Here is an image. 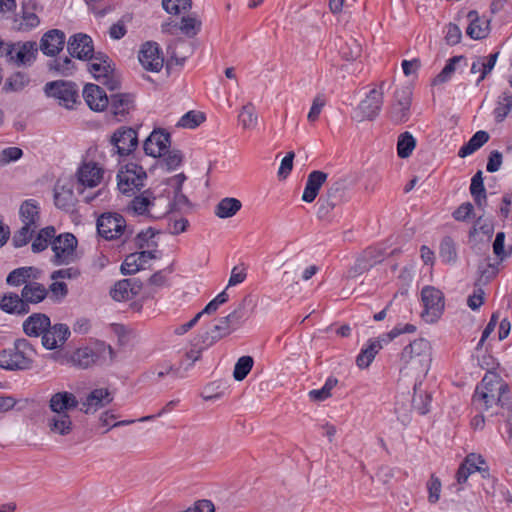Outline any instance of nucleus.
Returning a JSON list of instances; mask_svg holds the SVG:
<instances>
[{"label": "nucleus", "instance_id": "obj_55", "mask_svg": "<svg viewBox=\"0 0 512 512\" xmlns=\"http://www.w3.org/2000/svg\"><path fill=\"white\" fill-rule=\"evenodd\" d=\"M362 48L360 44L353 38H350L343 46L340 47L341 56L347 61L356 60L360 57Z\"/></svg>", "mask_w": 512, "mask_h": 512}, {"label": "nucleus", "instance_id": "obj_6", "mask_svg": "<svg viewBox=\"0 0 512 512\" xmlns=\"http://www.w3.org/2000/svg\"><path fill=\"white\" fill-rule=\"evenodd\" d=\"M77 238L72 233H62L51 242L54 252L52 262L55 265H67L74 261Z\"/></svg>", "mask_w": 512, "mask_h": 512}, {"label": "nucleus", "instance_id": "obj_1", "mask_svg": "<svg viewBox=\"0 0 512 512\" xmlns=\"http://www.w3.org/2000/svg\"><path fill=\"white\" fill-rule=\"evenodd\" d=\"M34 346L26 338H18L13 346L0 351V368L7 371H26L33 367Z\"/></svg>", "mask_w": 512, "mask_h": 512}, {"label": "nucleus", "instance_id": "obj_20", "mask_svg": "<svg viewBox=\"0 0 512 512\" xmlns=\"http://www.w3.org/2000/svg\"><path fill=\"white\" fill-rule=\"evenodd\" d=\"M156 197L151 189H147L136 195L127 207L128 211H132L135 215L147 216L148 218L155 220L160 217L154 216L150 213V208L154 206Z\"/></svg>", "mask_w": 512, "mask_h": 512}, {"label": "nucleus", "instance_id": "obj_49", "mask_svg": "<svg viewBox=\"0 0 512 512\" xmlns=\"http://www.w3.org/2000/svg\"><path fill=\"white\" fill-rule=\"evenodd\" d=\"M202 23L194 16H183L179 25L180 31L189 38L196 36L201 30Z\"/></svg>", "mask_w": 512, "mask_h": 512}, {"label": "nucleus", "instance_id": "obj_61", "mask_svg": "<svg viewBox=\"0 0 512 512\" xmlns=\"http://www.w3.org/2000/svg\"><path fill=\"white\" fill-rule=\"evenodd\" d=\"M23 156L22 149L18 147H7L0 153V164L6 165L10 162L17 161Z\"/></svg>", "mask_w": 512, "mask_h": 512}, {"label": "nucleus", "instance_id": "obj_37", "mask_svg": "<svg viewBox=\"0 0 512 512\" xmlns=\"http://www.w3.org/2000/svg\"><path fill=\"white\" fill-rule=\"evenodd\" d=\"M512 110V92L510 90L503 91L497 98L496 107L493 115L497 123H501Z\"/></svg>", "mask_w": 512, "mask_h": 512}, {"label": "nucleus", "instance_id": "obj_58", "mask_svg": "<svg viewBox=\"0 0 512 512\" xmlns=\"http://www.w3.org/2000/svg\"><path fill=\"white\" fill-rule=\"evenodd\" d=\"M412 103V87L407 85L397 89L394 93V102L400 106L411 108Z\"/></svg>", "mask_w": 512, "mask_h": 512}, {"label": "nucleus", "instance_id": "obj_14", "mask_svg": "<svg viewBox=\"0 0 512 512\" xmlns=\"http://www.w3.org/2000/svg\"><path fill=\"white\" fill-rule=\"evenodd\" d=\"M71 335L67 324L56 323L48 328L41 336V344L47 350H55L62 347Z\"/></svg>", "mask_w": 512, "mask_h": 512}, {"label": "nucleus", "instance_id": "obj_46", "mask_svg": "<svg viewBox=\"0 0 512 512\" xmlns=\"http://www.w3.org/2000/svg\"><path fill=\"white\" fill-rule=\"evenodd\" d=\"M30 79L24 72H15L5 82L3 90L5 92H17L21 91L26 85H28Z\"/></svg>", "mask_w": 512, "mask_h": 512}, {"label": "nucleus", "instance_id": "obj_4", "mask_svg": "<svg viewBox=\"0 0 512 512\" xmlns=\"http://www.w3.org/2000/svg\"><path fill=\"white\" fill-rule=\"evenodd\" d=\"M146 171L135 162L122 165L117 173V186L121 193L130 195L134 190L140 191L144 187Z\"/></svg>", "mask_w": 512, "mask_h": 512}, {"label": "nucleus", "instance_id": "obj_12", "mask_svg": "<svg viewBox=\"0 0 512 512\" xmlns=\"http://www.w3.org/2000/svg\"><path fill=\"white\" fill-rule=\"evenodd\" d=\"M138 59L143 68L151 72H159L164 64L160 47L153 41H148L141 46Z\"/></svg>", "mask_w": 512, "mask_h": 512}, {"label": "nucleus", "instance_id": "obj_8", "mask_svg": "<svg viewBox=\"0 0 512 512\" xmlns=\"http://www.w3.org/2000/svg\"><path fill=\"white\" fill-rule=\"evenodd\" d=\"M421 298L424 305L422 316H427V322L436 321L444 310V295L435 287L426 286L421 291Z\"/></svg>", "mask_w": 512, "mask_h": 512}, {"label": "nucleus", "instance_id": "obj_3", "mask_svg": "<svg viewBox=\"0 0 512 512\" xmlns=\"http://www.w3.org/2000/svg\"><path fill=\"white\" fill-rule=\"evenodd\" d=\"M44 92L48 97L58 100L59 105L73 109L79 102V88L76 83L66 80H55L45 84Z\"/></svg>", "mask_w": 512, "mask_h": 512}, {"label": "nucleus", "instance_id": "obj_35", "mask_svg": "<svg viewBox=\"0 0 512 512\" xmlns=\"http://www.w3.org/2000/svg\"><path fill=\"white\" fill-rule=\"evenodd\" d=\"M242 208V203L239 199L233 197H225L221 199L214 208V214L221 218H231L237 214Z\"/></svg>", "mask_w": 512, "mask_h": 512}, {"label": "nucleus", "instance_id": "obj_51", "mask_svg": "<svg viewBox=\"0 0 512 512\" xmlns=\"http://www.w3.org/2000/svg\"><path fill=\"white\" fill-rule=\"evenodd\" d=\"M238 118L243 128L253 129L257 125L258 121V117L255 113V107L253 104L248 103L244 105Z\"/></svg>", "mask_w": 512, "mask_h": 512}, {"label": "nucleus", "instance_id": "obj_7", "mask_svg": "<svg viewBox=\"0 0 512 512\" xmlns=\"http://www.w3.org/2000/svg\"><path fill=\"white\" fill-rule=\"evenodd\" d=\"M37 53L38 47L34 41L11 43L6 48V57L17 66H31L36 60Z\"/></svg>", "mask_w": 512, "mask_h": 512}, {"label": "nucleus", "instance_id": "obj_25", "mask_svg": "<svg viewBox=\"0 0 512 512\" xmlns=\"http://www.w3.org/2000/svg\"><path fill=\"white\" fill-rule=\"evenodd\" d=\"M508 392L509 388L507 384H500L498 388V395H496V393L480 392V388L476 387L473 400L475 402L483 403L485 410H488L494 403L500 404L502 407L509 408L508 403L505 401V394Z\"/></svg>", "mask_w": 512, "mask_h": 512}, {"label": "nucleus", "instance_id": "obj_27", "mask_svg": "<svg viewBox=\"0 0 512 512\" xmlns=\"http://www.w3.org/2000/svg\"><path fill=\"white\" fill-rule=\"evenodd\" d=\"M40 276V270L33 266L19 267L12 270L6 277V283L9 286L18 287L36 280Z\"/></svg>", "mask_w": 512, "mask_h": 512}, {"label": "nucleus", "instance_id": "obj_10", "mask_svg": "<svg viewBox=\"0 0 512 512\" xmlns=\"http://www.w3.org/2000/svg\"><path fill=\"white\" fill-rule=\"evenodd\" d=\"M111 144L120 157L129 156L139 144L138 133L132 127H120L113 133Z\"/></svg>", "mask_w": 512, "mask_h": 512}, {"label": "nucleus", "instance_id": "obj_57", "mask_svg": "<svg viewBox=\"0 0 512 512\" xmlns=\"http://www.w3.org/2000/svg\"><path fill=\"white\" fill-rule=\"evenodd\" d=\"M410 114V108L392 103L389 118L394 124H402L410 119Z\"/></svg>", "mask_w": 512, "mask_h": 512}, {"label": "nucleus", "instance_id": "obj_54", "mask_svg": "<svg viewBox=\"0 0 512 512\" xmlns=\"http://www.w3.org/2000/svg\"><path fill=\"white\" fill-rule=\"evenodd\" d=\"M205 121V115L202 112L189 111L185 113L179 120L177 126L183 128L194 129Z\"/></svg>", "mask_w": 512, "mask_h": 512}, {"label": "nucleus", "instance_id": "obj_59", "mask_svg": "<svg viewBox=\"0 0 512 512\" xmlns=\"http://www.w3.org/2000/svg\"><path fill=\"white\" fill-rule=\"evenodd\" d=\"M498 56L499 52H494L487 57H482V73L479 75L476 81V85H479L487 77V75L491 73L495 67Z\"/></svg>", "mask_w": 512, "mask_h": 512}, {"label": "nucleus", "instance_id": "obj_38", "mask_svg": "<svg viewBox=\"0 0 512 512\" xmlns=\"http://www.w3.org/2000/svg\"><path fill=\"white\" fill-rule=\"evenodd\" d=\"M48 427L51 432L65 436L72 432L73 423L69 414H54L48 419Z\"/></svg>", "mask_w": 512, "mask_h": 512}, {"label": "nucleus", "instance_id": "obj_26", "mask_svg": "<svg viewBox=\"0 0 512 512\" xmlns=\"http://www.w3.org/2000/svg\"><path fill=\"white\" fill-rule=\"evenodd\" d=\"M35 3L32 1L22 3V18H14L13 28L17 31H30L40 23L39 17L33 12Z\"/></svg>", "mask_w": 512, "mask_h": 512}, {"label": "nucleus", "instance_id": "obj_56", "mask_svg": "<svg viewBox=\"0 0 512 512\" xmlns=\"http://www.w3.org/2000/svg\"><path fill=\"white\" fill-rule=\"evenodd\" d=\"M191 0H162L163 9L173 15H178L182 11H187L191 8Z\"/></svg>", "mask_w": 512, "mask_h": 512}, {"label": "nucleus", "instance_id": "obj_29", "mask_svg": "<svg viewBox=\"0 0 512 512\" xmlns=\"http://www.w3.org/2000/svg\"><path fill=\"white\" fill-rule=\"evenodd\" d=\"M112 400L113 398L107 388L94 389L87 395L85 401L82 402L80 411L88 414L91 407H95L97 409L111 403Z\"/></svg>", "mask_w": 512, "mask_h": 512}, {"label": "nucleus", "instance_id": "obj_60", "mask_svg": "<svg viewBox=\"0 0 512 512\" xmlns=\"http://www.w3.org/2000/svg\"><path fill=\"white\" fill-rule=\"evenodd\" d=\"M167 155L163 159L167 170L172 171L177 169L183 162V154L180 150L173 149L170 151H166Z\"/></svg>", "mask_w": 512, "mask_h": 512}, {"label": "nucleus", "instance_id": "obj_22", "mask_svg": "<svg viewBox=\"0 0 512 512\" xmlns=\"http://www.w3.org/2000/svg\"><path fill=\"white\" fill-rule=\"evenodd\" d=\"M79 405L77 397L68 391L53 394L49 400V408L54 414H68Z\"/></svg>", "mask_w": 512, "mask_h": 512}, {"label": "nucleus", "instance_id": "obj_50", "mask_svg": "<svg viewBox=\"0 0 512 512\" xmlns=\"http://www.w3.org/2000/svg\"><path fill=\"white\" fill-rule=\"evenodd\" d=\"M416 330L417 328L413 324H397L391 331L383 333L377 340L380 341V344L382 342L387 344L402 334L414 333Z\"/></svg>", "mask_w": 512, "mask_h": 512}, {"label": "nucleus", "instance_id": "obj_2", "mask_svg": "<svg viewBox=\"0 0 512 512\" xmlns=\"http://www.w3.org/2000/svg\"><path fill=\"white\" fill-rule=\"evenodd\" d=\"M51 358L59 361L61 364L71 363L78 368L86 369L96 362H112L114 351L110 345L97 343L95 349L90 347H81L72 352L69 356L62 357L59 352L53 353Z\"/></svg>", "mask_w": 512, "mask_h": 512}, {"label": "nucleus", "instance_id": "obj_16", "mask_svg": "<svg viewBox=\"0 0 512 512\" xmlns=\"http://www.w3.org/2000/svg\"><path fill=\"white\" fill-rule=\"evenodd\" d=\"M134 103L135 97L133 94L115 93L110 95L108 107L117 121H122L134 109Z\"/></svg>", "mask_w": 512, "mask_h": 512}, {"label": "nucleus", "instance_id": "obj_28", "mask_svg": "<svg viewBox=\"0 0 512 512\" xmlns=\"http://www.w3.org/2000/svg\"><path fill=\"white\" fill-rule=\"evenodd\" d=\"M102 174V169L94 162L84 163L77 172L78 181L87 187L97 186L102 179Z\"/></svg>", "mask_w": 512, "mask_h": 512}, {"label": "nucleus", "instance_id": "obj_15", "mask_svg": "<svg viewBox=\"0 0 512 512\" xmlns=\"http://www.w3.org/2000/svg\"><path fill=\"white\" fill-rule=\"evenodd\" d=\"M67 50L71 57L79 60H90L93 53V40L84 33L72 35L67 42Z\"/></svg>", "mask_w": 512, "mask_h": 512}, {"label": "nucleus", "instance_id": "obj_47", "mask_svg": "<svg viewBox=\"0 0 512 512\" xmlns=\"http://www.w3.org/2000/svg\"><path fill=\"white\" fill-rule=\"evenodd\" d=\"M48 66L50 70H53L62 76H70L76 70L75 63L67 56L50 61Z\"/></svg>", "mask_w": 512, "mask_h": 512}, {"label": "nucleus", "instance_id": "obj_44", "mask_svg": "<svg viewBox=\"0 0 512 512\" xmlns=\"http://www.w3.org/2000/svg\"><path fill=\"white\" fill-rule=\"evenodd\" d=\"M416 147V139L413 135L405 131L398 136L397 154L400 158H408Z\"/></svg>", "mask_w": 512, "mask_h": 512}, {"label": "nucleus", "instance_id": "obj_17", "mask_svg": "<svg viewBox=\"0 0 512 512\" xmlns=\"http://www.w3.org/2000/svg\"><path fill=\"white\" fill-rule=\"evenodd\" d=\"M83 98L91 110L101 112L108 108L110 97L107 96L103 88L89 83L83 89Z\"/></svg>", "mask_w": 512, "mask_h": 512}, {"label": "nucleus", "instance_id": "obj_43", "mask_svg": "<svg viewBox=\"0 0 512 512\" xmlns=\"http://www.w3.org/2000/svg\"><path fill=\"white\" fill-rule=\"evenodd\" d=\"M461 62L466 63V57L463 55L451 57L441 72L433 79V85H439L449 81L456 70V66Z\"/></svg>", "mask_w": 512, "mask_h": 512}, {"label": "nucleus", "instance_id": "obj_33", "mask_svg": "<svg viewBox=\"0 0 512 512\" xmlns=\"http://www.w3.org/2000/svg\"><path fill=\"white\" fill-rule=\"evenodd\" d=\"M414 394L412 397V407L420 414L425 415L430 412L432 401L431 393L422 389V382L414 384Z\"/></svg>", "mask_w": 512, "mask_h": 512}, {"label": "nucleus", "instance_id": "obj_53", "mask_svg": "<svg viewBox=\"0 0 512 512\" xmlns=\"http://www.w3.org/2000/svg\"><path fill=\"white\" fill-rule=\"evenodd\" d=\"M131 283L128 279L119 280L110 290L111 297L116 301L129 299L131 296Z\"/></svg>", "mask_w": 512, "mask_h": 512}, {"label": "nucleus", "instance_id": "obj_23", "mask_svg": "<svg viewBox=\"0 0 512 512\" xmlns=\"http://www.w3.org/2000/svg\"><path fill=\"white\" fill-rule=\"evenodd\" d=\"M328 174L320 171L313 170L307 176V181L302 194V200L306 203H312L319 194L323 184L326 182Z\"/></svg>", "mask_w": 512, "mask_h": 512}, {"label": "nucleus", "instance_id": "obj_41", "mask_svg": "<svg viewBox=\"0 0 512 512\" xmlns=\"http://www.w3.org/2000/svg\"><path fill=\"white\" fill-rule=\"evenodd\" d=\"M439 257L445 264H455L458 259L457 246L450 236H445L439 244Z\"/></svg>", "mask_w": 512, "mask_h": 512}, {"label": "nucleus", "instance_id": "obj_63", "mask_svg": "<svg viewBox=\"0 0 512 512\" xmlns=\"http://www.w3.org/2000/svg\"><path fill=\"white\" fill-rule=\"evenodd\" d=\"M470 193H471L472 197H476V196L483 197V193H486V189L484 186L483 173L481 170H478L471 179Z\"/></svg>", "mask_w": 512, "mask_h": 512}, {"label": "nucleus", "instance_id": "obj_5", "mask_svg": "<svg viewBox=\"0 0 512 512\" xmlns=\"http://www.w3.org/2000/svg\"><path fill=\"white\" fill-rule=\"evenodd\" d=\"M400 360L406 365L414 361L427 372L431 362L430 342L424 338L415 339L403 348Z\"/></svg>", "mask_w": 512, "mask_h": 512}, {"label": "nucleus", "instance_id": "obj_32", "mask_svg": "<svg viewBox=\"0 0 512 512\" xmlns=\"http://www.w3.org/2000/svg\"><path fill=\"white\" fill-rule=\"evenodd\" d=\"M467 17L470 23L466 29V34L474 40L485 38L488 35L489 22L481 20L475 10L469 11Z\"/></svg>", "mask_w": 512, "mask_h": 512}, {"label": "nucleus", "instance_id": "obj_45", "mask_svg": "<svg viewBox=\"0 0 512 512\" xmlns=\"http://www.w3.org/2000/svg\"><path fill=\"white\" fill-rule=\"evenodd\" d=\"M489 260V258L485 259L478 265V282L482 285L489 283L499 272L500 260L494 263H491Z\"/></svg>", "mask_w": 512, "mask_h": 512}, {"label": "nucleus", "instance_id": "obj_13", "mask_svg": "<svg viewBox=\"0 0 512 512\" xmlns=\"http://www.w3.org/2000/svg\"><path fill=\"white\" fill-rule=\"evenodd\" d=\"M171 145V135L164 129L154 130L144 141L146 155L157 158L164 155Z\"/></svg>", "mask_w": 512, "mask_h": 512}, {"label": "nucleus", "instance_id": "obj_42", "mask_svg": "<svg viewBox=\"0 0 512 512\" xmlns=\"http://www.w3.org/2000/svg\"><path fill=\"white\" fill-rule=\"evenodd\" d=\"M56 230L53 226L42 228L32 242L31 249L34 253L44 251L49 244L54 240Z\"/></svg>", "mask_w": 512, "mask_h": 512}, {"label": "nucleus", "instance_id": "obj_64", "mask_svg": "<svg viewBox=\"0 0 512 512\" xmlns=\"http://www.w3.org/2000/svg\"><path fill=\"white\" fill-rule=\"evenodd\" d=\"M89 71L96 80L101 81L103 77H107L108 74L114 72V68L111 64L93 62L89 65Z\"/></svg>", "mask_w": 512, "mask_h": 512}, {"label": "nucleus", "instance_id": "obj_30", "mask_svg": "<svg viewBox=\"0 0 512 512\" xmlns=\"http://www.w3.org/2000/svg\"><path fill=\"white\" fill-rule=\"evenodd\" d=\"M77 199L74 195L73 188L68 186L56 185L54 189V204L57 208L71 212L74 210Z\"/></svg>", "mask_w": 512, "mask_h": 512}, {"label": "nucleus", "instance_id": "obj_48", "mask_svg": "<svg viewBox=\"0 0 512 512\" xmlns=\"http://www.w3.org/2000/svg\"><path fill=\"white\" fill-rule=\"evenodd\" d=\"M254 365V359L251 356H242L240 357L233 370V377L236 381H242L244 380L249 372L251 371L252 367Z\"/></svg>", "mask_w": 512, "mask_h": 512}, {"label": "nucleus", "instance_id": "obj_18", "mask_svg": "<svg viewBox=\"0 0 512 512\" xmlns=\"http://www.w3.org/2000/svg\"><path fill=\"white\" fill-rule=\"evenodd\" d=\"M47 296L48 289L43 284L37 281L26 283L21 290L25 314L31 311V305H37L43 302Z\"/></svg>", "mask_w": 512, "mask_h": 512}, {"label": "nucleus", "instance_id": "obj_52", "mask_svg": "<svg viewBox=\"0 0 512 512\" xmlns=\"http://www.w3.org/2000/svg\"><path fill=\"white\" fill-rule=\"evenodd\" d=\"M36 227L28 224H24L19 230H17L12 237V245L15 248H20L29 243L32 239L34 229Z\"/></svg>", "mask_w": 512, "mask_h": 512}, {"label": "nucleus", "instance_id": "obj_19", "mask_svg": "<svg viewBox=\"0 0 512 512\" xmlns=\"http://www.w3.org/2000/svg\"><path fill=\"white\" fill-rule=\"evenodd\" d=\"M50 317L41 312L32 313L22 323V329L26 336L31 338L41 337L50 328Z\"/></svg>", "mask_w": 512, "mask_h": 512}, {"label": "nucleus", "instance_id": "obj_36", "mask_svg": "<svg viewBox=\"0 0 512 512\" xmlns=\"http://www.w3.org/2000/svg\"><path fill=\"white\" fill-rule=\"evenodd\" d=\"M490 135L484 130L477 131L458 151L460 158H465L480 149L489 141Z\"/></svg>", "mask_w": 512, "mask_h": 512}, {"label": "nucleus", "instance_id": "obj_62", "mask_svg": "<svg viewBox=\"0 0 512 512\" xmlns=\"http://www.w3.org/2000/svg\"><path fill=\"white\" fill-rule=\"evenodd\" d=\"M210 330L214 334V339L218 341L234 332L225 317H221Z\"/></svg>", "mask_w": 512, "mask_h": 512}, {"label": "nucleus", "instance_id": "obj_9", "mask_svg": "<svg viewBox=\"0 0 512 512\" xmlns=\"http://www.w3.org/2000/svg\"><path fill=\"white\" fill-rule=\"evenodd\" d=\"M126 221L119 213H104L97 219L98 234L106 240H113L124 233Z\"/></svg>", "mask_w": 512, "mask_h": 512}, {"label": "nucleus", "instance_id": "obj_24", "mask_svg": "<svg viewBox=\"0 0 512 512\" xmlns=\"http://www.w3.org/2000/svg\"><path fill=\"white\" fill-rule=\"evenodd\" d=\"M145 257H149L150 259H156L157 251L151 250V251H140L137 253H131L126 256L123 263L121 264L120 271L123 275H132L138 271H140L142 268V261Z\"/></svg>", "mask_w": 512, "mask_h": 512}, {"label": "nucleus", "instance_id": "obj_34", "mask_svg": "<svg viewBox=\"0 0 512 512\" xmlns=\"http://www.w3.org/2000/svg\"><path fill=\"white\" fill-rule=\"evenodd\" d=\"M19 215L23 224L37 227V222L40 218V207L38 202L34 199L25 200L20 205Z\"/></svg>", "mask_w": 512, "mask_h": 512}, {"label": "nucleus", "instance_id": "obj_31", "mask_svg": "<svg viewBox=\"0 0 512 512\" xmlns=\"http://www.w3.org/2000/svg\"><path fill=\"white\" fill-rule=\"evenodd\" d=\"M0 309L11 315L24 316L25 306L21 294L8 292L0 295Z\"/></svg>", "mask_w": 512, "mask_h": 512}, {"label": "nucleus", "instance_id": "obj_40", "mask_svg": "<svg viewBox=\"0 0 512 512\" xmlns=\"http://www.w3.org/2000/svg\"><path fill=\"white\" fill-rule=\"evenodd\" d=\"M381 348L379 340L370 339L367 347L362 348L356 358L357 366L361 369L369 367Z\"/></svg>", "mask_w": 512, "mask_h": 512}, {"label": "nucleus", "instance_id": "obj_39", "mask_svg": "<svg viewBox=\"0 0 512 512\" xmlns=\"http://www.w3.org/2000/svg\"><path fill=\"white\" fill-rule=\"evenodd\" d=\"M251 302L249 296H245L241 302L237 305V307L225 316V319L229 323L230 327L233 331H236L238 328L242 326V324L247 319L248 315L246 312V306Z\"/></svg>", "mask_w": 512, "mask_h": 512}, {"label": "nucleus", "instance_id": "obj_11", "mask_svg": "<svg viewBox=\"0 0 512 512\" xmlns=\"http://www.w3.org/2000/svg\"><path fill=\"white\" fill-rule=\"evenodd\" d=\"M385 81H382L379 85V89H372L364 100L358 105V112L360 113L361 119L373 120L375 119L383 105V88Z\"/></svg>", "mask_w": 512, "mask_h": 512}, {"label": "nucleus", "instance_id": "obj_21", "mask_svg": "<svg viewBox=\"0 0 512 512\" xmlns=\"http://www.w3.org/2000/svg\"><path fill=\"white\" fill-rule=\"evenodd\" d=\"M65 37L62 30L51 29L47 31L40 40V50L47 56H56L64 47Z\"/></svg>", "mask_w": 512, "mask_h": 512}]
</instances>
